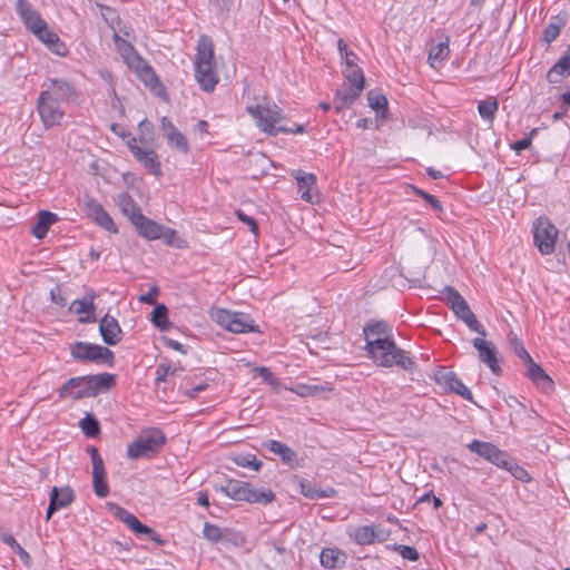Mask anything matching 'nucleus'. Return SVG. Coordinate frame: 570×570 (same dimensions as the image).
Listing matches in <instances>:
<instances>
[{
  "label": "nucleus",
  "mask_w": 570,
  "mask_h": 570,
  "mask_svg": "<svg viewBox=\"0 0 570 570\" xmlns=\"http://www.w3.org/2000/svg\"><path fill=\"white\" fill-rule=\"evenodd\" d=\"M195 78L205 91H213L218 83L214 60V43L207 36H202L197 42Z\"/></svg>",
  "instance_id": "nucleus-1"
},
{
  "label": "nucleus",
  "mask_w": 570,
  "mask_h": 570,
  "mask_svg": "<svg viewBox=\"0 0 570 570\" xmlns=\"http://www.w3.org/2000/svg\"><path fill=\"white\" fill-rule=\"evenodd\" d=\"M366 348L373 361L384 367L397 365L403 370L413 368L414 362L407 353L396 346L393 340L375 338L366 345Z\"/></svg>",
  "instance_id": "nucleus-2"
},
{
  "label": "nucleus",
  "mask_w": 570,
  "mask_h": 570,
  "mask_svg": "<svg viewBox=\"0 0 570 570\" xmlns=\"http://www.w3.org/2000/svg\"><path fill=\"white\" fill-rule=\"evenodd\" d=\"M254 119L256 127L263 132L276 136L279 131H287L286 126L278 125L284 119L283 110L274 102L263 101L246 107Z\"/></svg>",
  "instance_id": "nucleus-3"
},
{
  "label": "nucleus",
  "mask_w": 570,
  "mask_h": 570,
  "mask_svg": "<svg viewBox=\"0 0 570 570\" xmlns=\"http://www.w3.org/2000/svg\"><path fill=\"white\" fill-rule=\"evenodd\" d=\"M508 344L512 352L528 364L529 377L542 390L549 391L552 389L553 382L544 370L533 362L531 355L527 352L523 343L512 332L508 335Z\"/></svg>",
  "instance_id": "nucleus-4"
},
{
  "label": "nucleus",
  "mask_w": 570,
  "mask_h": 570,
  "mask_svg": "<svg viewBox=\"0 0 570 570\" xmlns=\"http://www.w3.org/2000/svg\"><path fill=\"white\" fill-rule=\"evenodd\" d=\"M166 438L157 429L142 431L137 439L127 448V455L130 459L149 458L157 453L164 445Z\"/></svg>",
  "instance_id": "nucleus-5"
},
{
  "label": "nucleus",
  "mask_w": 570,
  "mask_h": 570,
  "mask_svg": "<svg viewBox=\"0 0 570 570\" xmlns=\"http://www.w3.org/2000/svg\"><path fill=\"white\" fill-rule=\"evenodd\" d=\"M443 294L445 295L446 304L450 306L453 313L466 324L469 328L479 333L481 336L487 335L484 327L478 322L466 301L455 288L446 286L443 291Z\"/></svg>",
  "instance_id": "nucleus-6"
},
{
  "label": "nucleus",
  "mask_w": 570,
  "mask_h": 570,
  "mask_svg": "<svg viewBox=\"0 0 570 570\" xmlns=\"http://www.w3.org/2000/svg\"><path fill=\"white\" fill-rule=\"evenodd\" d=\"M214 321L232 333H247L255 331L253 320L244 314L218 308L212 313Z\"/></svg>",
  "instance_id": "nucleus-7"
},
{
  "label": "nucleus",
  "mask_w": 570,
  "mask_h": 570,
  "mask_svg": "<svg viewBox=\"0 0 570 570\" xmlns=\"http://www.w3.org/2000/svg\"><path fill=\"white\" fill-rule=\"evenodd\" d=\"M557 227L547 218H538L533 223V239L542 255H550L554 252L558 238Z\"/></svg>",
  "instance_id": "nucleus-8"
},
{
  "label": "nucleus",
  "mask_w": 570,
  "mask_h": 570,
  "mask_svg": "<svg viewBox=\"0 0 570 570\" xmlns=\"http://www.w3.org/2000/svg\"><path fill=\"white\" fill-rule=\"evenodd\" d=\"M71 355L75 360L81 362L91 361L111 364L114 360V353L108 347L85 342H76L71 346Z\"/></svg>",
  "instance_id": "nucleus-9"
},
{
  "label": "nucleus",
  "mask_w": 570,
  "mask_h": 570,
  "mask_svg": "<svg viewBox=\"0 0 570 570\" xmlns=\"http://www.w3.org/2000/svg\"><path fill=\"white\" fill-rule=\"evenodd\" d=\"M37 111L46 128L60 125L65 117L62 105L41 94L37 100Z\"/></svg>",
  "instance_id": "nucleus-10"
},
{
  "label": "nucleus",
  "mask_w": 570,
  "mask_h": 570,
  "mask_svg": "<svg viewBox=\"0 0 570 570\" xmlns=\"http://www.w3.org/2000/svg\"><path fill=\"white\" fill-rule=\"evenodd\" d=\"M114 515L125 524H127L136 534H145L157 544H164V540L151 528L142 524L132 513L124 508L115 507Z\"/></svg>",
  "instance_id": "nucleus-11"
},
{
  "label": "nucleus",
  "mask_w": 570,
  "mask_h": 570,
  "mask_svg": "<svg viewBox=\"0 0 570 570\" xmlns=\"http://www.w3.org/2000/svg\"><path fill=\"white\" fill-rule=\"evenodd\" d=\"M127 65L136 71L138 77L145 82L146 86L150 87L157 95H161L164 91L156 73L153 68L137 53L127 62Z\"/></svg>",
  "instance_id": "nucleus-12"
},
{
  "label": "nucleus",
  "mask_w": 570,
  "mask_h": 570,
  "mask_svg": "<svg viewBox=\"0 0 570 570\" xmlns=\"http://www.w3.org/2000/svg\"><path fill=\"white\" fill-rule=\"evenodd\" d=\"M85 209L88 217H90L97 225L115 234L118 232V228L114 223L112 218L105 210L102 205L98 203L95 198L86 196Z\"/></svg>",
  "instance_id": "nucleus-13"
},
{
  "label": "nucleus",
  "mask_w": 570,
  "mask_h": 570,
  "mask_svg": "<svg viewBox=\"0 0 570 570\" xmlns=\"http://www.w3.org/2000/svg\"><path fill=\"white\" fill-rule=\"evenodd\" d=\"M95 291L90 289L87 291L86 294L81 298L75 299L70 306L69 309L78 315H81L79 317L80 323H94L96 322V305H95V298H96Z\"/></svg>",
  "instance_id": "nucleus-14"
},
{
  "label": "nucleus",
  "mask_w": 570,
  "mask_h": 570,
  "mask_svg": "<svg viewBox=\"0 0 570 570\" xmlns=\"http://www.w3.org/2000/svg\"><path fill=\"white\" fill-rule=\"evenodd\" d=\"M16 9L26 27L32 33L40 31V28L46 27V21L28 0H18Z\"/></svg>",
  "instance_id": "nucleus-15"
},
{
  "label": "nucleus",
  "mask_w": 570,
  "mask_h": 570,
  "mask_svg": "<svg viewBox=\"0 0 570 570\" xmlns=\"http://www.w3.org/2000/svg\"><path fill=\"white\" fill-rule=\"evenodd\" d=\"M293 176L297 181L301 198L307 203L314 204L318 200V193L316 188V177L311 173L302 170L293 171Z\"/></svg>",
  "instance_id": "nucleus-16"
},
{
  "label": "nucleus",
  "mask_w": 570,
  "mask_h": 570,
  "mask_svg": "<svg viewBox=\"0 0 570 570\" xmlns=\"http://www.w3.org/2000/svg\"><path fill=\"white\" fill-rule=\"evenodd\" d=\"M474 348L478 351L479 361L489 366L493 373L499 372L497 360V347L494 343L485 341L484 336L475 337L472 341Z\"/></svg>",
  "instance_id": "nucleus-17"
},
{
  "label": "nucleus",
  "mask_w": 570,
  "mask_h": 570,
  "mask_svg": "<svg viewBox=\"0 0 570 570\" xmlns=\"http://www.w3.org/2000/svg\"><path fill=\"white\" fill-rule=\"evenodd\" d=\"M43 96H49L52 100L63 105L75 96V88L68 81L62 79H52L46 90L41 92Z\"/></svg>",
  "instance_id": "nucleus-18"
},
{
  "label": "nucleus",
  "mask_w": 570,
  "mask_h": 570,
  "mask_svg": "<svg viewBox=\"0 0 570 570\" xmlns=\"http://www.w3.org/2000/svg\"><path fill=\"white\" fill-rule=\"evenodd\" d=\"M86 376L69 379L59 390L60 397H70L73 400L91 397V393L87 389Z\"/></svg>",
  "instance_id": "nucleus-19"
},
{
  "label": "nucleus",
  "mask_w": 570,
  "mask_h": 570,
  "mask_svg": "<svg viewBox=\"0 0 570 570\" xmlns=\"http://www.w3.org/2000/svg\"><path fill=\"white\" fill-rule=\"evenodd\" d=\"M160 127L170 146L184 154L189 151V145L186 137L167 117L161 118Z\"/></svg>",
  "instance_id": "nucleus-20"
},
{
  "label": "nucleus",
  "mask_w": 570,
  "mask_h": 570,
  "mask_svg": "<svg viewBox=\"0 0 570 570\" xmlns=\"http://www.w3.org/2000/svg\"><path fill=\"white\" fill-rule=\"evenodd\" d=\"M362 86H351L347 83H343L340 89H337L333 105L337 112L343 109L348 108L353 105V102L358 98L362 92Z\"/></svg>",
  "instance_id": "nucleus-21"
},
{
  "label": "nucleus",
  "mask_w": 570,
  "mask_h": 570,
  "mask_svg": "<svg viewBox=\"0 0 570 570\" xmlns=\"http://www.w3.org/2000/svg\"><path fill=\"white\" fill-rule=\"evenodd\" d=\"M99 332L108 345H116L121 340V328L118 322L108 314L100 320Z\"/></svg>",
  "instance_id": "nucleus-22"
},
{
  "label": "nucleus",
  "mask_w": 570,
  "mask_h": 570,
  "mask_svg": "<svg viewBox=\"0 0 570 570\" xmlns=\"http://www.w3.org/2000/svg\"><path fill=\"white\" fill-rule=\"evenodd\" d=\"M87 389L91 396H96L101 392L109 391L116 384V376L110 373H102L96 375H87Z\"/></svg>",
  "instance_id": "nucleus-23"
},
{
  "label": "nucleus",
  "mask_w": 570,
  "mask_h": 570,
  "mask_svg": "<svg viewBox=\"0 0 570 570\" xmlns=\"http://www.w3.org/2000/svg\"><path fill=\"white\" fill-rule=\"evenodd\" d=\"M132 225L136 227L139 235L146 239L154 240L160 239L161 237L163 226L142 214L136 217V220L132 223Z\"/></svg>",
  "instance_id": "nucleus-24"
},
{
  "label": "nucleus",
  "mask_w": 570,
  "mask_h": 570,
  "mask_svg": "<svg viewBox=\"0 0 570 570\" xmlns=\"http://www.w3.org/2000/svg\"><path fill=\"white\" fill-rule=\"evenodd\" d=\"M438 381L443 383L450 391L455 392L465 400L472 401L471 391L453 372H441L438 375Z\"/></svg>",
  "instance_id": "nucleus-25"
},
{
  "label": "nucleus",
  "mask_w": 570,
  "mask_h": 570,
  "mask_svg": "<svg viewBox=\"0 0 570 570\" xmlns=\"http://www.w3.org/2000/svg\"><path fill=\"white\" fill-rule=\"evenodd\" d=\"M220 491L233 500L247 502L250 484L248 482L230 479L225 485L220 487Z\"/></svg>",
  "instance_id": "nucleus-26"
},
{
  "label": "nucleus",
  "mask_w": 570,
  "mask_h": 570,
  "mask_svg": "<svg viewBox=\"0 0 570 570\" xmlns=\"http://www.w3.org/2000/svg\"><path fill=\"white\" fill-rule=\"evenodd\" d=\"M116 204L120 212L130 220L131 224L136 220V217L141 215L140 207L127 193L118 194Z\"/></svg>",
  "instance_id": "nucleus-27"
},
{
  "label": "nucleus",
  "mask_w": 570,
  "mask_h": 570,
  "mask_svg": "<svg viewBox=\"0 0 570 570\" xmlns=\"http://www.w3.org/2000/svg\"><path fill=\"white\" fill-rule=\"evenodd\" d=\"M468 448L489 462L499 465V449L494 444L473 440Z\"/></svg>",
  "instance_id": "nucleus-28"
},
{
  "label": "nucleus",
  "mask_w": 570,
  "mask_h": 570,
  "mask_svg": "<svg viewBox=\"0 0 570 570\" xmlns=\"http://www.w3.org/2000/svg\"><path fill=\"white\" fill-rule=\"evenodd\" d=\"M40 31L33 32V35L43 43L48 46L50 50L59 56H65L66 47L60 41L59 37L48 29V24L46 27L40 28Z\"/></svg>",
  "instance_id": "nucleus-29"
},
{
  "label": "nucleus",
  "mask_w": 570,
  "mask_h": 570,
  "mask_svg": "<svg viewBox=\"0 0 570 570\" xmlns=\"http://www.w3.org/2000/svg\"><path fill=\"white\" fill-rule=\"evenodd\" d=\"M501 469L509 472L515 480L523 483H528L532 480L530 473L520 465L517 460L512 458H505L501 452Z\"/></svg>",
  "instance_id": "nucleus-30"
},
{
  "label": "nucleus",
  "mask_w": 570,
  "mask_h": 570,
  "mask_svg": "<svg viewBox=\"0 0 570 570\" xmlns=\"http://www.w3.org/2000/svg\"><path fill=\"white\" fill-rule=\"evenodd\" d=\"M570 73V52L562 56L548 71L547 79L550 83H559Z\"/></svg>",
  "instance_id": "nucleus-31"
},
{
  "label": "nucleus",
  "mask_w": 570,
  "mask_h": 570,
  "mask_svg": "<svg viewBox=\"0 0 570 570\" xmlns=\"http://www.w3.org/2000/svg\"><path fill=\"white\" fill-rule=\"evenodd\" d=\"M58 220V217L56 214L41 210L38 214V220L36 225L32 227L31 233L35 237L38 239H41L46 236L48 233L50 226Z\"/></svg>",
  "instance_id": "nucleus-32"
},
{
  "label": "nucleus",
  "mask_w": 570,
  "mask_h": 570,
  "mask_svg": "<svg viewBox=\"0 0 570 570\" xmlns=\"http://www.w3.org/2000/svg\"><path fill=\"white\" fill-rule=\"evenodd\" d=\"M449 53V38L445 37L443 41H440L438 45L431 47L428 62L432 68L436 69L448 58Z\"/></svg>",
  "instance_id": "nucleus-33"
},
{
  "label": "nucleus",
  "mask_w": 570,
  "mask_h": 570,
  "mask_svg": "<svg viewBox=\"0 0 570 570\" xmlns=\"http://www.w3.org/2000/svg\"><path fill=\"white\" fill-rule=\"evenodd\" d=\"M364 335L366 338V345H370V342L374 341L375 338L392 340L391 338V328L385 322H376L374 324H367L364 327Z\"/></svg>",
  "instance_id": "nucleus-34"
},
{
  "label": "nucleus",
  "mask_w": 570,
  "mask_h": 570,
  "mask_svg": "<svg viewBox=\"0 0 570 570\" xmlns=\"http://www.w3.org/2000/svg\"><path fill=\"white\" fill-rule=\"evenodd\" d=\"M504 403L509 411L510 425L517 426L519 423H523L525 406L517 397L511 395L504 399Z\"/></svg>",
  "instance_id": "nucleus-35"
},
{
  "label": "nucleus",
  "mask_w": 570,
  "mask_h": 570,
  "mask_svg": "<svg viewBox=\"0 0 570 570\" xmlns=\"http://www.w3.org/2000/svg\"><path fill=\"white\" fill-rule=\"evenodd\" d=\"M266 448L271 452L279 455L286 464L292 465L297 459L296 452L279 441L271 440L266 443Z\"/></svg>",
  "instance_id": "nucleus-36"
},
{
  "label": "nucleus",
  "mask_w": 570,
  "mask_h": 570,
  "mask_svg": "<svg viewBox=\"0 0 570 570\" xmlns=\"http://www.w3.org/2000/svg\"><path fill=\"white\" fill-rule=\"evenodd\" d=\"M379 529L377 525H361L354 529L351 537L358 544H371L374 542Z\"/></svg>",
  "instance_id": "nucleus-37"
},
{
  "label": "nucleus",
  "mask_w": 570,
  "mask_h": 570,
  "mask_svg": "<svg viewBox=\"0 0 570 570\" xmlns=\"http://www.w3.org/2000/svg\"><path fill=\"white\" fill-rule=\"evenodd\" d=\"M50 499L59 509L68 507L75 499V494L71 488H57L53 487L50 493Z\"/></svg>",
  "instance_id": "nucleus-38"
},
{
  "label": "nucleus",
  "mask_w": 570,
  "mask_h": 570,
  "mask_svg": "<svg viewBox=\"0 0 570 570\" xmlns=\"http://www.w3.org/2000/svg\"><path fill=\"white\" fill-rule=\"evenodd\" d=\"M344 553L338 549L325 548L321 552V564L327 569H334L340 562H344Z\"/></svg>",
  "instance_id": "nucleus-39"
},
{
  "label": "nucleus",
  "mask_w": 570,
  "mask_h": 570,
  "mask_svg": "<svg viewBox=\"0 0 570 570\" xmlns=\"http://www.w3.org/2000/svg\"><path fill=\"white\" fill-rule=\"evenodd\" d=\"M274 499L275 494L272 490L265 488L254 489L250 485V491L247 497V503L266 505L273 502Z\"/></svg>",
  "instance_id": "nucleus-40"
},
{
  "label": "nucleus",
  "mask_w": 570,
  "mask_h": 570,
  "mask_svg": "<svg viewBox=\"0 0 570 570\" xmlns=\"http://www.w3.org/2000/svg\"><path fill=\"white\" fill-rule=\"evenodd\" d=\"M301 492L306 498H309V499L331 498L335 494V490H333V489L321 490L316 487V484L308 482V481L301 482Z\"/></svg>",
  "instance_id": "nucleus-41"
},
{
  "label": "nucleus",
  "mask_w": 570,
  "mask_h": 570,
  "mask_svg": "<svg viewBox=\"0 0 570 570\" xmlns=\"http://www.w3.org/2000/svg\"><path fill=\"white\" fill-rule=\"evenodd\" d=\"M0 540L17 552L26 566L31 564L30 554L17 542L12 534L8 532H0Z\"/></svg>",
  "instance_id": "nucleus-42"
},
{
  "label": "nucleus",
  "mask_w": 570,
  "mask_h": 570,
  "mask_svg": "<svg viewBox=\"0 0 570 570\" xmlns=\"http://www.w3.org/2000/svg\"><path fill=\"white\" fill-rule=\"evenodd\" d=\"M564 24H566V20L562 17H560V16L553 17L552 20L548 23V26L543 30V40L547 43H550L553 40H556L558 38V36L560 35V31Z\"/></svg>",
  "instance_id": "nucleus-43"
},
{
  "label": "nucleus",
  "mask_w": 570,
  "mask_h": 570,
  "mask_svg": "<svg viewBox=\"0 0 570 570\" xmlns=\"http://www.w3.org/2000/svg\"><path fill=\"white\" fill-rule=\"evenodd\" d=\"M497 109H498V102H497L495 98H493V99L489 98V99L482 100L479 102V106H478L480 116L489 122H492L494 120Z\"/></svg>",
  "instance_id": "nucleus-44"
},
{
  "label": "nucleus",
  "mask_w": 570,
  "mask_h": 570,
  "mask_svg": "<svg viewBox=\"0 0 570 570\" xmlns=\"http://www.w3.org/2000/svg\"><path fill=\"white\" fill-rule=\"evenodd\" d=\"M160 239H163L167 245L169 246H174L176 248H186L187 247V243L185 239H183L176 230L174 229H170L168 227H163L161 228V237Z\"/></svg>",
  "instance_id": "nucleus-45"
},
{
  "label": "nucleus",
  "mask_w": 570,
  "mask_h": 570,
  "mask_svg": "<svg viewBox=\"0 0 570 570\" xmlns=\"http://www.w3.org/2000/svg\"><path fill=\"white\" fill-rule=\"evenodd\" d=\"M92 483L95 493L99 498H106L109 493V488L106 482V471L92 472Z\"/></svg>",
  "instance_id": "nucleus-46"
},
{
  "label": "nucleus",
  "mask_w": 570,
  "mask_h": 570,
  "mask_svg": "<svg viewBox=\"0 0 570 570\" xmlns=\"http://www.w3.org/2000/svg\"><path fill=\"white\" fill-rule=\"evenodd\" d=\"M151 321L155 326L166 331L169 326L167 321V307L163 304L157 305L151 313Z\"/></svg>",
  "instance_id": "nucleus-47"
},
{
  "label": "nucleus",
  "mask_w": 570,
  "mask_h": 570,
  "mask_svg": "<svg viewBox=\"0 0 570 570\" xmlns=\"http://www.w3.org/2000/svg\"><path fill=\"white\" fill-rule=\"evenodd\" d=\"M233 462H235L238 466L242 468H250L255 471H258L262 466V462L256 460L254 454H236L232 458Z\"/></svg>",
  "instance_id": "nucleus-48"
},
{
  "label": "nucleus",
  "mask_w": 570,
  "mask_h": 570,
  "mask_svg": "<svg viewBox=\"0 0 570 570\" xmlns=\"http://www.w3.org/2000/svg\"><path fill=\"white\" fill-rule=\"evenodd\" d=\"M343 73L347 85L362 86V89L364 88L363 71L358 67L345 68Z\"/></svg>",
  "instance_id": "nucleus-49"
},
{
  "label": "nucleus",
  "mask_w": 570,
  "mask_h": 570,
  "mask_svg": "<svg viewBox=\"0 0 570 570\" xmlns=\"http://www.w3.org/2000/svg\"><path fill=\"white\" fill-rule=\"evenodd\" d=\"M114 40L117 50L120 52L125 61L128 62L136 55L134 47L128 41L121 39L118 35H115Z\"/></svg>",
  "instance_id": "nucleus-50"
},
{
  "label": "nucleus",
  "mask_w": 570,
  "mask_h": 570,
  "mask_svg": "<svg viewBox=\"0 0 570 570\" xmlns=\"http://www.w3.org/2000/svg\"><path fill=\"white\" fill-rule=\"evenodd\" d=\"M80 428L87 436H96L99 433V423L98 421L90 414H87L80 421Z\"/></svg>",
  "instance_id": "nucleus-51"
},
{
  "label": "nucleus",
  "mask_w": 570,
  "mask_h": 570,
  "mask_svg": "<svg viewBox=\"0 0 570 570\" xmlns=\"http://www.w3.org/2000/svg\"><path fill=\"white\" fill-rule=\"evenodd\" d=\"M368 105L376 111H384L387 108V99L380 92L368 91L367 94Z\"/></svg>",
  "instance_id": "nucleus-52"
},
{
  "label": "nucleus",
  "mask_w": 570,
  "mask_h": 570,
  "mask_svg": "<svg viewBox=\"0 0 570 570\" xmlns=\"http://www.w3.org/2000/svg\"><path fill=\"white\" fill-rule=\"evenodd\" d=\"M254 371L263 379L265 383L271 385L275 391L281 390V382L267 367H256Z\"/></svg>",
  "instance_id": "nucleus-53"
},
{
  "label": "nucleus",
  "mask_w": 570,
  "mask_h": 570,
  "mask_svg": "<svg viewBox=\"0 0 570 570\" xmlns=\"http://www.w3.org/2000/svg\"><path fill=\"white\" fill-rule=\"evenodd\" d=\"M149 171L155 175L160 174V164L157 160V155L153 149H149V153L146 157L140 161Z\"/></svg>",
  "instance_id": "nucleus-54"
},
{
  "label": "nucleus",
  "mask_w": 570,
  "mask_h": 570,
  "mask_svg": "<svg viewBox=\"0 0 570 570\" xmlns=\"http://www.w3.org/2000/svg\"><path fill=\"white\" fill-rule=\"evenodd\" d=\"M203 533L204 537L212 542H218L223 538V530L212 523H205Z\"/></svg>",
  "instance_id": "nucleus-55"
},
{
  "label": "nucleus",
  "mask_w": 570,
  "mask_h": 570,
  "mask_svg": "<svg viewBox=\"0 0 570 570\" xmlns=\"http://www.w3.org/2000/svg\"><path fill=\"white\" fill-rule=\"evenodd\" d=\"M138 129L140 134V140L142 142H148L153 140L154 128L153 125L147 119H144L139 122Z\"/></svg>",
  "instance_id": "nucleus-56"
},
{
  "label": "nucleus",
  "mask_w": 570,
  "mask_h": 570,
  "mask_svg": "<svg viewBox=\"0 0 570 570\" xmlns=\"http://www.w3.org/2000/svg\"><path fill=\"white\" fill-rule=\"evenodd\" d=\"M291 391L305 397L317 394L322 389L317 385L297 384L295 387L291 389Z\"/></svg>",
  "instance_id": "nucleus-57"
},
{
  "label": "nucleus",
  "mask_w": 570,
  "mask_h": 570,
  "mask_svg": "<svg viewBox=\"0 0 570 570\" xmlns=\"http://www.w3.org/2000/svg\"><path fill=\"white\" fill-rule=\"evenodd\" d=\"M395 550L402 556V558L410 560V561H416L419 560V552L415 548L410 546H403L397 544L395 546Z\"/></svg>",
  "instance_id": "nucleus-58"
},
{
  "label": "nucleus",
  "mask_w": 570,
  "mask_h": 570,
  "mask_svg": "<svg viewBox=\"0 0 570 570\" xmlns=\"http://www.w3.org/2000/svg\"><path fill=\"white\" fill-rule=\"evenodd\" d=\"M88 452L91 456L92 472L105 471L104 460L100 456L98 450L94 446L88 448Z\"/></svg>",
  "instance_id": "nucleus-59"
},
{
  "label": "nucleus",
  "mask_w": 570,
  "mask_h": 570,
  "mask_svg": "<svg viewBox=\"0 0 570 570\" xmlns=\"http://www.w3.org/2000/svg\"><path fill=\"white\" fill-rule=\"evenodd\" d=\"M50 297L52 303L57 306L63 307L67 304V298L63 296L62 289L59 285L51 288Z\"/></svg>",
  "instance_id": "nucleus-60"
},
{
  "label": "nucleus",
  "mask_w": 570,
  "mask_h": 570,
  "mask_svg": "<svg viewBox=\"0 0 570 570\" xmlns=\"http://www.w3.org/2000/svg\"><path fill=\"white\" fill-rule=\"evenodd\" d=\"M236 215H237V217H238V219H239L240 222H243V223H245L246 225H248V226H249L250 232H252L253 234L257 235V233H258V226H257L256 220H255L253 217H250V216H248V215L244 214L242 210H237V212H236Z\"/></svg>",
  "instance_id": "nucleus-61"
},
{
  "label": "nucleus",
  "mask_w": 570,
  "mask_h": 570,
  "mask_svg": "<svg viewBox=\"0 0 570 570\" xmlns=\"http://www.w3.org/2000/svg\"><path fill=\"white\" fill-rule=\"evenodd\" d=\"M173 373H174V370H171V367L169 365L164 364V363L159 364L156 370V382L157 383L164 382L166 380V377Z\"/></svg>",
  "instance_id": "nucleus-62"
},
{
  "label": "nucleus",
  "mask_w": 570,
  "mask_h": 570,
  "mask_svg": "<svg viewBox=\"0 0 570 570\" xmlns=\"http://www.w3.org/2000/svg\"><path fill=\"white\" fill-rule=\"evenodd\" d=\"M158 294H159L158 287L157 286H153L147 294L140 295L139 301L141 303H146V304L153 305V304L156 303V297L158 296Z\"/></svg>",
  "instance_id": "nucleus-63"
},
{
  "label": "nucleus",
  "mask_w": 570,
  "mask_h": 570,
  "mask_svg": "<svg viewBox=\"0 0 570 570\" xmlns=\"http://www.w3.org/2000/svg\"><path fill=\"white\" fill-rule=\"evenodd\" d=\"M343 58L345 62V68L357 67V56L354 52H345Z\"/></svg>",
  "instance_id": "nucleus-64"
}]
</instances>
